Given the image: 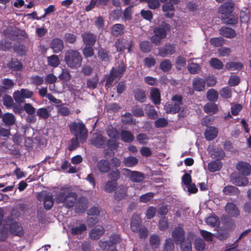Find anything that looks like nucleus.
<instances>
[{"instance_id":"obj_1","label":"nucleus","mask_w":251,"mask_h":251,"mask_svg":"<svg viewBox=\"0 0 251 251\" xmlns=\"http://www.w3.org/2000/svg\"><path fill=\"white\" fill-rule=\"evenodd\" d=\"M77 198V194L73 192L68 187H63L60 188L56 197V201L58 203H63L67 208L73 207L76 202Z\"/></svg>"},{"instance_id":"obj_2","label":"nucleus","mask_w":251,"mask_h":251,"mask_svg":"<svg viewBox=\"0 0 251 251\" xmlns=\"http://www.w3.org/2000/svg\"><path fill=\"white\" fill-rule=\"evenodd\" d=\"M64 60L68 67L75 69L81 66L82 57L78 50H69L65 53Z\"/></svg>"},{"instance_id":"obj_3","label":"nucleus","mask_w":251,"mask_h":251,"mask_svg":"<svg viewBox=\"0 0 251 251\" xmlns=\"http://www.w3.org/2000/svg\"><path fill=\"white\" fill-rule=\"evenodd\" d=\"M70 132L74 136L79 137L81 142L85 141L88 134V130L85 125L82 122H73L69 125Z\"/></svg>"},{"instance_id":"obj_4","label":"nucleus","mask_w":251,"mask_h":251,"mask_svg":"<svg viewBox=\"0 0 251 251\" xmlns=\"http://www.w3.org/2000/svg\"><path fill=\"white\" fill-rule=\"evenodd\" d=\"M171 29V25L164 23L162 26L155 27L153 29L154 35L151 38V42L156 46L160 45L163 39L166 38L167 32Z\"/></svg>"},{"instance_id":"obj_5","label":"nucleus","mask_w":251,"mask_h":251,"mask_svg":"<svg viewBox=\"0 0 251 251\" xmlns=\"http://www.w3.org/2000/svg\"><path fill=\"white\" fill-rule=\"evenodd\" d=\"M120 242L121 238L119 235L113 234L110 236L109 240L100 241L99 245L103 251H116V245Z\"/></svg>"},{"instance_id":"obj_6","label":"nucleus","mask_w":251,"mask_h":251,"mask_svg":"<svg viewBox=\"0 0 251 251\" xmlns=\"http://www.w3.org/2000/svg\"><path fill=\"white\" fill-rule=\"evenodd\" d=\"M123 171L124 175L127 176L133 182H141L145 178L144 174L140 172L131 171L126 168L123 169Z\"/></svg>"},{"instance_id":"obj_7","label":"nucleus","mask_w":251,"mask_h":251,"mask_svg":"<svg viewBox=\"0 0 251 251\" xmlns=\"http://www.w3.org/2000/svg\"><path fill=\"white\" fill-rule=\"evenodd\" d=\"M133 45V41L132 40H127L124 38L117 39L114 44L118 51H122L127 49L128 52H131Z\"/></svg>"},{"instance_id":"obj_8","label":"nucleus","mask_w":251,"mask_h":251,"mask_svg":"<svg viewBox=\"0 0 251 251\" xmlns=\"http://www.w3.org/2000/svg\"><path fill=\"white\" fill-rule=\"evenodd\" d=\"M33 92L27 89L22 88L20 91H15L13 94V98L16 102L22 103L25 99L31 98Z\"/></svg>"},{"instance_id":"obj_9","label":"nucleus","mask_w":251,"mask_h":251,"mask_svg":"<svg viewBox=\"0 0 251 251\" xmlns=\"http://www.w3.org/2000/svg\"><path fill=\"white\" fill-rule=\"evenodd\" d=\"M184 225L179 223L172 232V237L176 244L181 242L185 240V231L183 229Z\"/></svg>"},{"instance_id":"obj_10","label":"nucleus","mask_w":251,"mask_h":251,"mask_svg":"<svg viewBox=\"0 0 251 251\" xmlns=\"http://www.w3.org/2000/svg\"><path fill=\"white\" fill-rule=\"evenodd\" d=\"M91 143L98 148H104L106 146V137L100 134H94L91 139Z\"/></svg>"},{"instance_id":"obj_11","label":"nucleus","mask_w":251,"mask_h":251,"mask_svg":"<svg viewBox=\"0 0 251 251\" xmlns=\"http://www.w3.org/2000/svg\"><path fill=\"white\" fill-rule=\"evenodd\" d=\"M75 211L77 213H83L88 207V200L87 198L82 196L76 200Z\"/></svg>"},{"instance_id":"obj_12","label":"nucleus","mask_w":251,"mask_h":251,"mask_svg":"<svg viewBox=\"0 0 251 251\" xmlns=\"http://www.w3.org/2000/svg\"><path fill=\"white\" fill-rule=\"evenodd\" d=\"M245 175L232 174L230 176V181L238 186H246L249 183L248 178Z\"/></svg>"},{"instance_id":"obj_13","label":"nucleus","mask_w":251,"mask_h":251,"mask_svg":"<svg viewBox=\"0 0 251 251\" xmlns=\"http://www.w3.org/2000/svg\"><path fill=\"white\" fill-rule=\"evenodd\" d=\"M226 212L233 218H237L240 215V212L237 206L232 202H228L225 207Z\"/></svg>"},{"instance_id":"obj_14","label":"nucleus","mask_w":251,"mask_h":251,"mask_svg":"<svg viewBox=\"0 0 251 251\" xmlns=\"http://www.w3.org/2000/svg\"><path fill=\"white\" fill-rule=\"evenodd\" d=\"M234 9V4L231 0L225 2L219 8V12L225 17L229 16Z\"/></svg>"},{"instance_id":"obj_15","label":"nucleus","mask_w":251,"mask_h":251,"mask_svg":"<svg viewBox=\"0 0 251 251\" xmlns=\"http://www.w3.org/2000/svg\"><path fill=\"white\" fill-rule=\"evenodd\" d=\"M50 47L52 49L53 53H58L63 50L64 48V45L62 39L55 38L51 41Z\"/></svg>"},{"instance_id":"obj_16","label":"nucleus","mask_w":251,"mask_h":251,"mask_svg":"<svg viewBox=\"0 0 251 251\" xmlns=\"http://www.w3.org/2000/svg\"><path fill=\"white\" fill-rule=\"evenodd\" d=\"M128 187L125 185H120L114 193V199L117 201L125 199L127 196Z\"/></svg>"},{"instance_id":"obj_17","label":"nucleus","mask_w":251,"mask_h":251,"mask_svg":"<svg viewBox=\"0 0 251 251\" xmlns=\"http://www.w3.org/2000/svg\"><path fill=\"white\" fill-rule=\"evenodd\" d=\"M176 49L175 45L171 44H167L164 47L160 48L158 50V54L159 56L164 57L168 55H172L175 53Z\"/></svg>"},{"instance_id":"obj_18","label":"nucleus","mask_w":251,"mask_h":251,"mask_svg":"<svg viewBox=\"0 0 251 251\" xmlns=\"http://www.w3.org/2000/svg\"><path fill=\"white\" fill-rule=\"evenodd\" d=\"M236 169L243 175L248 176L251 174V165L248 162L239 161L236 165Z\"/></svg>"},{"instance_id":"obj_19","label":"nucleus","mask_w":251,"mask_h":251,"mask_svg":"<svg viewBox=\"0 0 251 251\" xmlns=\"http://www.w3.org/2000/svg\"><path fill=\"white\" fill-rule=\"evenodd\" d=\"M96 167L100 173L106 174L110 170L111 164L107 159H102L98 162Z\"/></svg>"},{"instance_id":"obj_20","label":"nucleus","mask_w":251,"mask_h":251,"mask_svg":"<svg viewBox=\"0 0 251 251\" xmlns=\"http://www.w3.org/2000/svg\"><path fill=\"white\" fill-rule=\"evenodd\" d=\"M130 225V228L133 232L137 231L139 228L143 226L140 216L138 214H133L131 219Z\"/></svg>"},{"instance_id":"obj_21","label":"nucleus","mask_w":251,"mask_h":251,"mask_svg":"<svg viewBox=\"0 0 251 251\" xmlns=\"http://www.w3.org/2000/svg\"><path fill=\"white\" fill-rule=\"evenodd\" d=\"M81 38L85 46H93L96 42V36L93 33L86 32L81 34Z\"/></svg>"},{"instance_id":"obj_22","label":"nucleus","mask_w":251,"mask_h":251,"mask_svg":"<svg viewBox=\"0 0 251 251\" xmlns=\"http://www.w3.org/2000/svg\"><path fill=\"white\" fill-rule=\"evenodd\" d=\"M105 232L104 227L98 225L91 229L89 232V236L92 240H98L102 236Z\"/></svg>"},{"instance_id":"obj_23","label":"nucleus","mask_w":251,"mask_h":251,"mask_svg":"<svg viewBox=\"0 0 251 251\" xmlns=\"http://www.w3.org/2000/svg\"><path fill=\"white\" fill-rule=\"evenodd\" d=\"M232 217L228 215H223L221 217V220L223 226L228 230L234 229L236 224L234 220L231 218Z\"/></svg>"},{"instance_id":"obj_24","label":"nucleus","mask_w":251,"mask_h":251,"mask_svg":"<svg viewBox=\"0 0 251 251\" xmlns=\"http://www.w3.org/2000/svg\"><path fill=\"white\" fill-rule=\"evenodd\" d=\"M192 85L195 91L197 92L203 91L205 88V81L201 77H197L193 80Z\"/></svg>"},{"instance_id":"obj_25","label":"nucleus","mask_w":251,"mask_h":251,"mask_svg":"<svg viewBox=\"0 0 251 251\" xmlns=\"http://www.w3.org/2000/svg\"><path fill=\"white\" fill-rule=\"evenodd\" d=\"M53 109V105L48 106L47 107L39 108L37 111V115L41 119L46 120L50 116V112Z\"/></svg>"},{"instance_id":"obj_26","label":"nucleus","mask_w":251,"mask_h":251,"mask_svg":"<svg viewBox=\"0 0 251 251\" xmlns=\"http://www.w3.org/2000/svg\"><path fill=\"white\" fill-rule=\"evenodd\" d=\"M218 133V130L216 127L209 126L206 129L204 132V136L207 140L211 141L217 136Z\"/></svg>"},{"instance_id":"obj_27","label":"nucleus","mask_w":251,"mask_h":251,"mask_svg":"<svg viewBox=\"0 0 251 251\" xmlns=\"http://www.w3.org/2000/svg\"><path fill=\"white\" fill-rule=\"evenodd\" d=\"M10 230L11 233L19 236L24 235V231L22 226L17 222H13L10 226Z\"/></svg>"},{"instance_id":"obj_28","label":"nucleus","mask_w":251,"mask_h":251,"mask_svg":"<svg viewBox=\"0 0 251 251\" xmlns=\"http://www.w3.org/2000/svg\"><path fill=\"white\" fill-rule=\"evenodd\" d=\"M151 99L153 103L156 105L161 102V95L159 89L157 88H152L150 92Z\"/></svg>"},{"instance_id":"obj_29","label":"nucleus","mask_w":251,"mask_h":251,"mask_svg":"<svg viewBox=\"0 0 251 251\" xmlns=\"http://www.w3.org/2000/svg\"><path fill=\"white\" fill-rule=\"evenodd\" d=\"M150 245L152 249L155 251L160 246V238L157 234H151L149 239Z\"/></svg>"},{"instance_id":"obj_30","label":"nucleus","mask_w":251,"mask_h":251,"mask_svg":"<svg viewBox=\"0 0 251 251\" xmlns=\"http://www.w3.org/2000/svg\"><path fill=\"white\" fill-rule=\"evenodd\" d=\"M3 34L6 38L11 40H15L18 36V33L16 29L10 26L7 27L3 30Z\"/></svg>"},{"instance_id":"obj_31","label":"nucleus","mask_w":251,"mask_h":251,"mask_svg":"<svg viewBox=\"0 0 251 251\" xmlns=\"http://www.w3.org/2000/svg\"><path fill=\"white\" fill-rule=\"evenodd\" d=\"M2 122L6 126H11L15 124L16 122V118L15 116L10 113H5L2 115Z\"/></svg>"},{"instance_id":"obj_32","label":"nucleus","mask_w":251,"mask_h":251,"mask_svg":"<svg viewBox=\"0 0 251 251\" xmlns=\"http://www.w3.org/2000/svg\"><path fill=\"white\" fill-rule=\"evenodd\" d=\"M244 67L242 63L240 62H228L225 65V68L228 71H240Z\"/></svg>"},{"instance_id":"obj_33","label":"nucleus","mask_w":251,"mask_h":251,"mask_svg":"<svg viewBox=\"0 0 251 251\" xmlns=\"http://www.w3.org/2000/svg\"><path fill=\"white\" fill-rule=\"evenodd\" d=\"M87 230V226L84 224H79L78 226H73L71 228L70 232L73 235L82 234Z\"/></svg>"},{"instance_id":"obj_34","label":"nucleus","mask_w":251,"mask_h":251,"mask_svg":"<svg viewBox=\"0 0 251 251\" xmlns=\"http://www.w3.org/2000/svg\"><path fill=\"white\" fill-rule=\"evenodd\" d=\"M223 191L225 195L228 196H237L240 192L238 188L232 185L225 186Z\"/></svg>"},{"instance_id":"obj_35","label":"nucleus","mask_w":251,"mask_h":251,"mask_svg":"<svg viewBox=\"0 0 251 251\" xmlns=\"http://www.w3.org/2000/svg\"><path fill=\"white\" fill-rule=\"evenodd\" d=\"M223 166L221 161L215 160L208 164V169L209 172L214 173L221 170Z\"/></svg>"},{"instance_id":"obj_36","label":"nucleus","mask_w":251,"mask_h":251,"mask_svg":"<svg viewBox=\"0 0 251 251\" xmlns=\"http://www.w3.org/2000/svg\"><path fill=\"white\" fill-rule=\"evenodd\" d=\"M220 33L223 36L228 38H233L236 36L234 30L227 27H222L220 29Z\"/></svg>"},{"instance_id":"obj_37","label":"nucleus","mask_w":251,"mask_h":251,"mask_svg":"<svg viewBox=\"0 0 251 251\" xmlns=\"http://www.w3.org/2000/svg\"><path fill=\"white\" fill-rule=\"evenodd\" d=\"M8 67L12 71H19L22 69L23 65L17 58H12L8 64Z\"/></svg>"},{"instance_id":"obj_38","label":"nucleus","mask_w":251,"mask_h":251,"mask_svg":"<svg viewBox=\"0 0 251 251\" xmlns=\"http://www.w3.org/2000/svg\"><path fill=\"white\" fill-rule=\"evenodd\" d=\"M135 100L141 103L144 102L146 100V94L145 91L142 89H136L134 92Z\"/></svg>"},{"instance_id":"obj_39","label":"nucleus","mask_w":251,"mask_h":251,"mask_svg":"<svg viewBox=\"0 0 251 251\" xmlns=\"http://www.w3.org/2000/svg\"><path fill=\"white\" fill-rule=\"evenodd\" d=\"M120 136L122 140L125 143H131L134 140V136L133 134L129 130H122L121 132Z\"/></svg>"},{"instance_id":"obj_40","label":"nucleus","mask_w":251,"mask_h":251,"mask_svg":"<svg viewBox=\"0 0 251 251\" xmlns=\"http://www.w3.org/2000/svg\"><path fill=\"white\" fill-rule=\"evenodd\" d=\"M125 26L121 24L114 25L111 27V33L115 36L117 37L124 33Z\"/></svg>"},{"instance_id":"obj_41","label":"nucleus","mask_w":251,"mask_h":251,"mask_svg":"<svg viewBox=\"0 0 251 251\" xmlns=\"http://www.w3.org/2000/svg\"><path fill=\"white\" fill-rule=\"evenodd\" d=\"M164 109L167 113L176 114L180 111V107H179L178 104L167 103L165 105Z\"/></svg>"},{"instance_id":"obj_42","label":"nucleus","mask_w":251,"mask_h":251,"mask_svg":"<svg viewBox=\"0 0 251 251\" xmlns=\"http://www.w3.org/2000/svg\"><path fill=\"white\" fill-rule=\"evenodd\" d=\"M204 112L207 114H214L218 110V106L214 102L207 103L203 107Z\"/></svg>"},{"instance_id":"obj_43","label":"nucleus","mask_w":251,"mask_h":251,"mask_svg":"<svg viewBox=\"0 0 251 251\" xmlns=\"http://www.w3.org/2000/svg\"><path fill=\"white\" fill-rule=\"evenodd\" d=\"M123 163L127 167H132L136 166L138 163V159L135 157L130 156L125 157Z\"/></svg>"},{"instance_id":"obj_44","label":"nucleus","mask_w":251,"mask_h":251,"mask_svg":"<svg viewBox=\"0 0 251 251\" xmlns=\"http://www.w3.org/2000/svg\"><path fill=\"white\" fill-rule=\"evenodd\" d=\"M117 182L112 180H108L105 184L104 190L107 193H110L115 190L116 188L117 187Z\"/></svg>"},{"instance_id":"obj_45","label":"nucleus","mask_w":251,"mask_h":251,"mask_svg":"<svg viewBox=\"0 0 251 251\" xmlns=\"http://www.w3.org/2000/svg\"><path fill=\"white\" fill-rule=\"evenodd\" d=\"M48 64L52 67H56L60 64V60L58 56L56 55H51L47 57Z\"/></svg>"},{"instance_id":"obj_46","label":"nucleus","mask_w":251,"mask_h":251,"mask_svg":"<svg viewBox=\"0 0 251 251\" xmlns=\"http://www.w3.org/2000/svg\"><path fill=\"white\" fill-rule=\"evenodd\" d=\"M206 98L210 101L215 102L218 99V93L214 89H209L206 93Z\"/></svg>"},{"instance_id":"obj_47","label":"nucleus","mask_w":251,"mask_h":251,"mask_svg":"<svg viewBox=\"0 0 251 251\" xmlns=\"http://www.w3.org/2000/svg\"><path fill=\"white\" fill-rule=\"evenodd\" d=\"M30 80V83L36 86H38L42 85L44 82V79L43 76H41L38 75H32L29 78Z\"/></svg>"},{"instance_id":"obj_48","label":"nucleus","mask_w":251,"mask_h":251,"mask_svg":"<svg viewBox=\"0 0 251 251\" xmlns=\"http://www.w3.org/2000/svg\"><path fill=\"white\" fill-rule=\"evenodd\" d=\"M53 200L52 196L51 195H47L45 196L44 199V208L46 210L50 209L53 205Z\"/></svg>"},{"instance_id":"obj_49","label":"nucleus","mask_w":251,"mask_h":251,"mask_svg":"<svg viewBox=\"0 0 251 251\" xmlns=\"http://www.w3.org/2000/svg\"><path fill=\"white\" fill-rule=\"evenodd\" d=\"M209 64L212 68L217 70L222 69L224 67L223 62L217 58H212L209 61Z\"/></svg>"},{"instance_id":"obj_50","label":"nucleus","mask_w":251,"mask_h":251,"mask_svg":"<svg viewBox=\"0 0 251 251\" xmlns=\"http://www.w3.org/2000/svg\"><path fill=\"white\" fill-rule=\"evenodd\" d=\"M98 56L102 62H107L109 60V55L108 51L103 48H100L99 50Z\"/></svg>"},{"instance_id":"obj_51","label":"nucleus","mask_w":251,"mask_h":251,"mask_svg":"<svg viewBox=\"0 0 251 251\" xmlns=\"http://www.w3.org/2000/svg\"><path fill=\"white\" fill-rule=\"evenodd\" d=\"M119 77L113 72V70H111L109 75L107 76L106 79V83L105 84V87L106 89L109 88L113 83L114 80Z\"/></svg>"},{"instance_id":"obj_52","label":"nucleus","mask_w":251,"mask_h":251,"mask_svg":"<svg viewBox=\"0 0 251 251\" xmlns=\"http://www.w3.org/2000/svg\"><path fill=\"white\" fill-rule=\"evenodd\" d=\"M206 244L204 241L201 238H196L195 243L194 247L196 251H203L205 248Z\"/></svg>"},{"instance_id":"obj_53","label":"nucleus","mask_w":251,"mask_h":251,"mask_svg":"<svg viewBox=\"0 0 251 251\" xmlns=\"http://www.w3.org/2000/svg\"><path fill=\"white\" fill-rule=\"evenodd\" d=\"M126 64L123 61L119 65L117 69L112 68L111 70H113V72L119 77H121L123 73L126 71Z\"/></svg>"},{"instance_id":"obj_54","label":"nucleus","mask_w":251,"mask_h":251,"mask_svg":"<svg viewBox=\"0 0 251 251\" xmlns=\"http://www.w3.org/2000/svg\"><path fill=\"white\" fill-rule=\"evenodd\" d=\"M211 155L213 158L221 161L224 158L225 153L223 149H215L213 150Z\"/></svg>"},{"instance_id":"obj_55","label":"nucleus","mask_w":251,"mask_h":251,"mask_svg":"<svg viewBox=\"0 0 251 251\" xmlns=\"http://www.w3.org/2000/svg\"><path fill=\"white\" fill-rule=\"evenodd\" d=\"M118 139L110 138L108 140L106 138V145L108 149L111 151L117 150L119 146Z\"/></svg>"},{"instance_id":"obj_56","label":"nucleus","mask_w":251,"mask_h":251,"mask_svg":"<svg viewBox=\"0 0 251 251\" xmlns=\"http://www.w3.org/2000/svg\"><path fill=\"white\" fill-rule=\"evenodd\" d=\"M146 107L149 108L148 111L147 112V115L148 117L152 120L157 119L158 117V114L153 106L150 104H147Z\"/></svg>"},{"instance_id":"obj_57","label":"nucleus","mask_w":251,"mask_h":251,"mask_svg":"<svg viewBox=\"0 0 251 251\" xmlns=\"http://www.w3.org/2000/svg\"><path fill=\"white\" fill-rule=\"evenodd\" d=\"M207 225L212 226H220V220L217 216H210L206 220Z\"/></svg>"},{"instance_id":"obj_58","label":"nucleus","mask_w":251,"mask_h":251,"mask_svg":"<svg viewBox=\"0 0 251 251\" xmlns=\"http://www.w3.org/2000/svg\"><path fill=\"white\" fill-rule=\"evenodd\" d=\"M160 69L164 72L169 71L172 68V64L169 59H164L160 63Z\"/></svg>"},{"instance_id":"obj_59","label":"nucleus","mask_w":251,"mask_h":251,"mask_svg":"<svg viewBox=\"0 0 251 251\" xmlns=\"http://www.w3.org/2000/svg\"><path fill=\"white\" fill-rule=\"evenodd\" d=\"M107 134L110 138L112 139H119L120 133L118 129L111 126L107 130Z\"/></svg>"},{"instance_id":"obj_60","label":"nucleus","mask_w":251,"mask_h":251,"mask_svg":"<svg viewBox=\"0 0 251 251\" xmlns=\"http://www.w3.org/2000/svg\"><path fill=\"white\" fill-rule=\"evenodd\" d=\"M210 43L215 47H219L225 44V39L221 37L211 38L210 39Z\"/></svg>"},{"instance_id":"obj_61","label":"nucleus","mask_w":251,"mask_h":251,"mask_svg":"<svg viewBox=\"0 0 251 251\" xmlns=\"http://www.w3.org/2000/svg\"><path fill=\"white\" fill-rule=\"evenodd\" d=\"M220 94L221 96L225 99H228L231 97L232 91L231 89L228 87H225L220 90Z\"/></svg>"},{"instance_id":"obj_62","label":"nucleus","mask_w":251,"mask_h":251,"mask_svg":"<svg viewBox=\"0 0 251 251\" xmlns=\"http://www.w3.org/2000/svg\"><path fill=\"white\" fill-rule=\"evenodd\" d=\"M132 113L136 117H141L144 116L143 109L138 105H135L132 108Z\"/></svg>"},{"instance_id":"obj_63","label":"nucleus","mask_w":251,"mask_h":251,"mask_svg":"<svg viewBox=\"0 0 251 251\" xmlns=\"http://www.w3.org/2000/svg\"><path fill=\"white\" fill-rule=\"evenodd\" d=\"M140 48L143 52H149L152 47L149 41H143L140 43Z\"/></svg>"},{"instance_id":"obj_64","label":"nucleus","mask_w":251,"mask_h":251,"mask_svg":"<svg viewBox=\"0 0 251 251\" xmlns=\"http://www.w3.org/2000/svg\"><path fill=\"white\" fill-rule=\"evenodd\" d=\"M178 243L180 244L181 251H192L191 242L189 240L185 239Z\"/></svg>"}]
</instances>
